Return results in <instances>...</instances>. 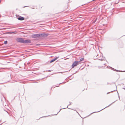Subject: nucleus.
Here are the masks:
<instances>
[{
    "label": "nucleus",
    "mask_w": 125,
    "mask_h": 125,
    "mask_svg": "<svg viewBox=\"0 0 125 125\" xmlns=\"http://www.w3.org/2000/svg\"><path fill=\"white\" fill-rule=\"evenodd\" d=\"M61 83H60L59 84H57V85L56 86V87H59V84H60Z\"/></svg>",
    "instance_id": "f8f14e48"
},
{
    "label": "nucleus",
    "mask_w": 125,
    "mask_h": 125,
    "mask_svg": "<svg viewBox=\"0 0 125 125\" xmlns=\"http://www.w3.org/2000/svg\"><path fill=\"white\" fill-rule=\"evenodd\" d=\"M114 102H113L111 104H110L108 106H107V107H106L105 108H104V109L105 108H106L107 107H108L109 106H110V105L111 104H112V103H114ZM103 109H102V110H103Z\"/></svg>",
    "instance_id": "9b49d317"
},
{
    "label": "nucleus",
    "mask_w": 125,
    "mask_h": 125,
    "mask_svg": "<svg viewBox=\"0 0 125 125\" xmlns=\"http://www.w3.org/2000/svg\"><path fill=\"white\" fill-rule=\"evenodd\" d=\"M56 58H54V59H52V60L50 61V63H52V62H53L54 61H55L58 58H59V57H56Z\"/></svg>",
    "instance_id": "0eeeda50"
},
{
    "label": "nucleus",
    "mask_w": 125,
    "mask_h": 125,
    "mask_svg": "<svg viewBox=\"0 0 125 125\" xmlns=\"http://www.w3.org/2000/svg\"><path fill=\"white\" fill-rule=\"evenodd\" d=\"M24 40L22 38H17L16 39L17 41L18 42L23 43Z\"/></svg>",
    "instance_id": "7ed1b4c3"
},
{
    "label": "nucleus",
    "mask_w": 125,
    "mask_h": 125,
    "mask_svg": "<svg viewBox=\"0 0 125 125\" xmlns=\"http://www.w3.org/2000/svg\"><path fill=\"white\" fill-rule=\"evenodd\" d=\"M8 42L7 41H5L4 43L5 44H7Z\"/></svg>",
    "instance_id": "1a4fd4ad"
},
{
    "label": "nucleus",
    "mask_w": 125,
    "mask_h": 125,
    "mask_svg": "<svg viewBox=\"0 0 125 125\" xmlns=\"http://www.w3.org/2000/svg\"><path fill=\"white\" fill-rule=\"evenodd\" d=\"M84 60L83 58H82L80 59L79 61H78V62L80 64L82 62H81L83 61V60Z\"/></svg>",
    "instance_id": "6e6552de"
},
{
    "label": "nucleus",
    "mask_w": 125,
    "mask_h": 125,
    "mask_svg": "<svg viewBox=\"0 0 125 125\" xmlns=\"http://www.w3.org/2000/svg\"><path fill=\"white\" fill-rule=\"evenodd\" d=\"M48 33H39L32 34L31 35L32 38H39L40 37H47L48 35Z\"/></svg>",
    "instance_id": "f257e3e1"
},
{
    "label": "nucleus",
    "mask_w": 125,
    "mask_h": 125,
    "mask_svg": "<svg viewBox=\"0 0 125 125\" xmlns=\"http://www.w3.org/2000/svg\"><path fill=\"white\" fill-rule=\"evenodd\" d=\"M116 70V71H118V70Z\"/></svg>",
    "instance_id": "2eb2a0df"
},
{
    "label": "nucleus",
    "mask_w": 125,
    "mask_h": 125,
    "mask_svg": "<svg viewBox=\"0 0 125 125\" xmlns=\"http://www.w3.org/2000/svg\"><path fill=\"white\" fill-rule=\"evenodd\" d=\"M18 19L19 20L22 21L24 20V17L20 16L18 18Z\"/></svg>",
    "instance_id": "423d86ee"
},
{
    "label": "nucleus",
    "mask_w": 125,
    "mask_h": 125,
    "mask_svg": "<svg viewBox=\"0 0 125 125\" xmlns=\"http://www.w3.org/2000/svg\"><path fill=\"white\" fill-rule=\"evenodd\" d=\"M45 71H43L44 72Z\"/></svg>",
    "instance_id": "f3484780"
},
{
    "label": "nucleus",
    "mask_w": 125,
    "mask_h": 125,
    "mask_svg": "<svg viewBox=\"0 0 125 125\" xmlns=\"http://www.w3.org/2000/svg\"><path fill=\"white\" fill-rule=\"evenodd\" d=\"M99 57V56L98 54L97 53H94V59H96Z\"/></svg>",
    "instance_id": "20e7f679"
},
{
    "label": "nucleus",
    "mask_w": 125,
    "mask_h": 125,
    "mask_svg": "<svg viewBox=\"0 0 125 125\" xmlns=\"http://www.w3.org/2000/svg\"><path fill=\"white\" fill-rule=\"evenodd\" d=\"M71 103H70V104H69V105H71Z\"/></svg>",
    "instance_id": "4468645a"
},
{
    "label": "nucleus",
    "mask_w": 125,
    "mask_h": 125,
    "mask_svg": "<svg viewBox=\"0 0 125 125\" xmlns=\"http://www.w3.org/2000/svg\"><path fill=\"white\" fill-rule=\"evenodd\" d=\"M123 89H125V88H123Z\"/></svg>",
    "instance_id": "dca6fc26"
},
{
    "label": "nucleus",
    "mask_w": 125,
    "mask_h": 125,
    "mask_svg": "<svg viewBox=\"0 0 125 125\" xmlns=\"http://www.w3.org/2000/svg\"><path fill=\"white\" fill-rule=\"evenodd\" d=\"M24 43H30L31 42V41L29 39L26 40H24Z\"/></svg>",
    "instance_id": "39448f33"
},
{
    "label": "nucleus",
    "mask_w": 125,
    "mask_h": 125,
    "mask_svg": "<svg viewBox=\"0 0 125 125\" xmlns=\"http://www.w3.org/2000/svg\"><path fill=\"white\" fill-rule=\"evenodd\" d=\"M99 60H100L101 61H102L103 60V59H99Z\"/></svg>",
    "instance_id": "ddd939ff"
},
{
    "label": "nucleus",
    "mask_w": 125,
    "mask_h": 125,
    "mask_svg": "<svg viewBox=\"0 0 125 125\" xmlns=\"http://www.w3.org/2000/svg\"><path fill=\"white\" fill-rule=\"evenodd\" d=\"M79 64V63L78 61H75L73 63L72 65V68H73L74 67L76 66L77 65Z\"/></svg>",
    "instance_id": "f03ea898"
},
{
    "label": "nucleus",
    "mask_w": 125,
    "mask_h": 125,
    "mask_svg": "<svg viewBox=\"0 0 125 125\" xmlns=\"http://www.w3.org/2000/svg\"><path fill=\"white\" fill-rule=\"evenodd\" d=\"M15 32H17V31H13V32H10V33H11V34H12L13 33H15Z\"/></svg>",
    "instance_id": "9d476101"
}]
</instances>
